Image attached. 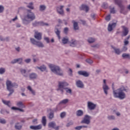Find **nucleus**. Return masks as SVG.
Here are the masks:
<instances>
[{
  "label": "nucleus",
  "instance_id": "nucleus-1",
  "mask_svg": "<svg viewBox=\"0 0 130 130\" xmlns=\"http://www.w3.org/2000/svg\"><path fill=\"white\" fill-rule=\"evenodd\" d=\"M128 90V89L122 86L119 88L116 89V92L114 91V97H115V98H118L120 100H123V99H125L126 97L125 93L123 91H125V92H127Z\"/></svg>",
  "mask_w": 130,
  "mask_h": 130
},
{
  "label": "nucleus",
  "instance_id": "nucleus-2",
  "mask_svg": "<svg viewBox=\"0 0 130 130\" xmlns=\"http://www.w3.org/2000/svg\"><path fill=\"white\" fill-rule=\"evenodd\" d=\"M6 85L7 87V89L9 92H10L9 94H8V96H10L12 94L15 92V90L13 88H18V84L16 83H12V81L11 80L7 79L6 80Z\"/></svg>",
  "mask_w": 130,
  "mask_h": 130
},
{
  "label": "nucleus",
  "instance_id": "nucleus-3",
  "mask_svg": "<svg viewBox=\"0 0 130 130\" xmlns=\"http://www.w3.org/2000/svg\"><path fill=\"white\" fill-rule=\"evenodd\" d=\"M67 86H69V83L67 82H59L57 91H60L62 93H63V90H65L67 93L72 94V89L66 88V87H67Z\"/></svg>",
  "mask_w": 130,
  "mask_h": 130
},
{
  "label": "nucleus",
  "instance_id": "nucleus-4",
  "mask_svg": "<svg viewBox=\"0 0 130 130\" xmlns=\"http://www.w3.org/2000/svg\"><path fill=\"white\" fill-rule=\"evenodd\" d=\"M51 72L52 73H54L55 75H57V76H63V72L61 69H60V68L59 67L53 65V64H50L49 66Z\"/></svg>",
  "mask_w": 130,
  "mask_h": 130
},
{
  "label": "nucleus",
  "instance_id": "nucleus-5",
  "mask_svg": "<svg viewBox=\"0 0 130 130\" xmlns=\"http://www.w3.org/2000/svg\"><path fill=\"white\" fill-rule=\"evenodd\" d=\"M26 15L25 17V19H27L30 21H34L35 19H36V16H35V14L31 11V10H26Z\"/></svg>",
  "mask_w": 130,
  "mask_h": 130
},
{
  "label": "nucleus",
  "instance_id": "nucleus-6",
  "mask_svg": "<svg viewBox=\"0 0 130 130\" xmlns=\"http://www.w3.org/2000/svg\"><path fill=\"white\" fill-rule=\"evenodd\" d=\"M115 5H117L118 6L119 8H120V13L121 14H123L124 15H126V13L127 12H124V9L125 8L124 7V6L122 5L121 4V0H114Z\"/></svg>",
  "mask_w": 130,
  "mask_h": 130
},
{
  "label": "nucleus",
  "instance_id": "nucleus-7",
  "mask_svg": "<svg viewBox=\"0 0 130 130\" xmlns=\"http://www.w3.org/2000/svg\"><path fill=\"white\" fill-rule=\"evenodd\" d=\"M91 119H92V117L89 116L88 115H85L81 121V123H84L85 124H90L91 123Z\"/></svg>",
  "mask_w": 130,
  "mask_h": 130
},
{
  "label": "nucleus",
  "instance_id": "nucleus-8",
  "mask_svg": "<svg viewBox=\"0 0 130 130\" xmlns=\"http://www.w3.org/2000/svg\"><path fill=\"white\" fill-rule=\"evenodd\" d=\"M30 41L32 44L36 45L38 47H41V48L44 47V45L42 42L37 41L35 39L32 38L30 39Z\"/></svg>",
  "mask_w": 130,
  "mask_h": 130
},
{
  "label": "nucleus",
  "instance_id": "nucleus-9",
  "mask_svg": "<svg viewBox=\"0 0 130 130\" xmlns=\"http://www.w3.org/2000/svg\"><path fill=\"white\" fill-rule=\"evenodd\" d=\"M33 27H38V26H48V23H44L43 21H35L32 23Z\"/></svg>",
  "mask_w": 130,
  "mask_h": 130
},
{
  "label": "nucleus",
  "instance_id": "nucleus-10",
  "mask_svg": "<svg viewBox=\"0 0 130 130\" xmlns=\"http://www.w3.org/2000/svg\"><path fill=\"white\" fill-rule=\"evenodd\" d=\"M48 127L51 128H54V129L55 130H59V126H56V123H55V122L52 121L48 123Z\"/></svg>",
  "mask_w": 130,
  "mask_h": 130
},
{
  "label": "nucleus",
  "instance_id": "nucleus-11",
  "mask_svg": "<svg viewBox=\"0 0 130 130\" xmlns=\"http://www.w3.org/2000/svg\"><path fill=\"white\" fill-rule=\"evenodd\" d=\"M63 8H64V6H60V7H57L56 8L57 13H58L59 15H61V16L64 15V11H63Z\"/></svg>",
  "mask_w": 130,
  "mask_h": 130
},
{
  "label": "nucleus",
  "instance_id": "nucleus-12",
  "mask_svg": "<svg viewBox=\"0 0 130 130\" xmlns=\"http://www.w3.org/2000/svg\"><path fill=\"white\" fill-rule=\"evenodd\" d=\"M79 9L80 11H85L86 13H88L90 10V8H89V6H87L86 5L82 4L79 7Z\"/></svg>",
  "mask_w": 130,
  "mask_h": 130
},
{
  "label": "nucleus",
  "instance_id": "nucleus-13",
  "mask_svg": "<svg viewBox=\"0 0 130 130\" xmlns=\"http://www.w3.org/2000/svg\"><path fill=\"white\" fill-rule=\"evenodd\" d=\"M78 74L79 75V76H83L85 78H88V77L90 76V74H89V73L87 72L86 71H79L78 72Z\"/></svg>",
  "mask_w": 130,
  "mask_h": 130
},
{
  "label": "nucleus",
  "instance_id": "nucleus-14",
  "mask_svg": "<svg viewBox=\"0 0 130 130\" xmlns=\"http://www.w3.org/2000/svg\"><path fill=\"white\" fill-rule=\"evenodd\" d=\"M87 107L89 110H94L96 108V104L91 102H88L87 103Z\"/></svg>",
  "mask_w": 130,
  "mask_h": 130
},
{
  "label": "nucleus",
  "instance_id": "nucleus-15",
  "mask_svg": "<svg viewBox=\"0 0 130 130\" xmlns=\"http://www.w3.org/2000/svg\"><path fill=\"white\" fill-rule=\"evenodd\" d=\"M76 85L77 88H80V89H83L85 87V85H84L83 82L80 80H77L76 82Z\"/></svg>",
  "mask_w": 130,
  "mask_h": 130
},
{
  "label": "nucleus",
  "instance_id": "nucleus-16",
  "mask_svg": "<svg viewBox=\"0 0 130 130\" xmlns=\"http://www.w3.org/2000/svg\"><path fill=\"white\" fill-rule=\"evenodd\" d=\"M35 38L37 40H41L42 39V34L36 31L35 33Z\"/></svg>",
  "mask_w": 130,
  "mask_h": 130
},
{
  "label": "nucleus",
  "instance_id": "nucleus-17",
  "mask_svg": "<svg viewBox=\"0 0 130 130\" xmlns=\"http://www.w3.org/2000/svg\"><path fill=\"white\" fill-rule=\"evenodd\" d=\"M48 111L50 112V113H49L48 118L49 119H52V118L54 117V113L53 112V110L51 109H49L48 110Z\"/></svg>",
  "mask_w": 130,
  "mask_h": 130
},
{
  "label": "nucleus",
  "instance_id": "nucleus-18",
  "mask_svg": "<svg viewBox=\"0 0 130 130\" xmlns=\"http://www.w3.org/2000/svg\"><path fill=\"white\" fill-rule=\"evenodd\" d=\"M103 89L105 94L107 95L108 94V90H109V87H108V85H107V84H103Z\"/></svg>",
  "mask_w": 130,
  "mask_h": 130
},
{
  "label": "nucleus",
  "instance_id": "nucleus-19",
  "mask_svg": "<svg viewBox=\"0 0 130 130\" xmlns=\"http://www.w3.org/2000/svg\"><path fill=\"white\" fill-rule=\"evenodd\" d=\"M116 26V23H113L112 24H109L108 27V30L109 32H111L112 30H113V28H114Z\"/></svg>",
  "mask_w": 130,
  "mask_h": 130
},
{
  "label": "nucleus",
  "instance_id": "nucleus-20",
  "mask_svg": "<svg viewBox=\"0 0 130 130\" xmlns=\"http://www.w3.org/2000/svg\"><path fill=\"white\" fill-rule=\"evenodd\" d=\"M38 77V75L35 73H31L29 75V78L30 80H35Z\"/></svg>",
  "mask_w": 130,
  "mask_h": 130
},
{
  "label": "nucleus",
  "instance_id": "nucleus-21",
  "mask_svg": "<svg viewBox=\"0 0 130 130\" xmlns=\"http://www.w3.org/2000/svg\"><path fill=\"white\" fill-rule=\"evenodd\" d=\"M20 72L21 74L25 78H27L28 75L27 73V71L25 69H20Z\"/></svg>",
  "mask_w": 130,
  "mask_h": 130
},
{
  "label": "nucleus",
  "instance_id": "nucleus-22",
  "mask_svg": "<svg viewBox=\"0 0 130 130\" xmlns=\"http://www.w3.org/2000/svg\"><path fill=\"white\" fill-rule=\"evenodd\" d=\"M123 28V36H126L128 34V28L125 26H122Z\"/></svg>",
  "mask_w": 130,
  "mask_h": 130
},
{
  "label": "nucleus",
  "instance_id": "nucleus-23",
  "mask_svg": "<svg viewBox=\"0 0 130 130\" xmlns=\"http://www.w3.org/2000/svg\"><path fill=\"white\" fill-rule=\"evenodd\" d=\"M54 32L56 35H57L58 39H60V30L56 27L54 29Z\"/></svg>",
  "mask_w": 130,
  "mask_h": 130
},
{
  "label": "nucleus",
  "instance_id": "nucleus-24",
  "mask_svg": "<svg viewBox=\"0 0 130 130\" xmlns=\"http://www.w3.org/2000/svg\"><path fill=\"white\" fill-rule=\"evenodd\" d=\"M30 129H34V130H38V129H41L42 128V126L41 125H38L37 126H34L31 125L30 126Z\"/></svg>",
  "mask_w": 130,
  "mask_h": 130
},
{
  "label": "nucleus",
  "instance_id": "nucleus-25",
  "mask_svg": "<svg viewBox=\"0 0 130 130\" xmlns=\"http://www.w3.org/2000/svg\"><path fill=\"white\" fill-rule=\"evenodd\" d=\"M72 23H73L74 30H79V24H78V22L75 21V20H73Z\"/></svg>",
  "mask_w": 130,
  "mask_h": 130
},
{
  "label": "nucleus",
  "instance_id": "nucleus-26",
  "mask_svg": "<svg viewBox=\"0 0 130 130\" xmlns=\"http://www.w3.org/2000/svg\"><path fill=\"white\" fill-rule=\"evenodd\" d=\"M77 44H78V41H77V40L74 39L71 40V42H70V46L75 47V46H77Z\"/></svg>",
  "mask_w": 130,
  "mask_h": 130
},
{
  "label": "nucleus",
  "instance_id": "nucleus-27",
  "mask_svg": "<svg viewBox=\"0 0 130 130\" xmlns=\"http://www.w3.org/2000/svg\"><path fill=\"white\" fill-rule=\"evenodd\" d=\"M3 103L5 104V105H7L8 107H11L12 106V103H11L10 101H6V100H2Z\"/></svg>",
  "mask_w": 130,
  "mask_h": 130
},
{
  "label": "nucleus",
  "instance_id": "nucleus-28",
  "mask_svg": "<svg viewBox=\"0 0 130 130\" xmlns=\"http://www.w3.org/2000/svg\"><path fill=\"white\" fill-rule=\"evenodd\" d=\"M112 48H113V49L115 51V53H116V54L119 55L121 53V51H120V49H119L118 48H115V47H113V46H112Z\"/></svg>",
  "mask_w": 130,
  "mask_h": 130
},
{
  "label": "nucleus",
  "instance_id": "nucleus-29",
  "mask_svg": "<svg viewBox=\"0 0 130 130\" xmlns=\"http://www.w3.org/2000/svg\"><path fill=\"white\" fill-rule=\"evenodd\" d=\"M15 128L16 129L20 130L21 128H22V125L21 124V123L20 122H17L15 124Z\"/></svg>",
  "mask_w": 130,
  "mask_h": 130
},
{
  "label": "nucleus",
  "instance_id": "nucleus-30",
  "mask_svg": "<svg viewBox=\"0 0 130 130\" xmlns=\"http://www.w3.org/2000/svg\"><path fill=\"white\" fill-rule=\"evenodd\" d=\"M17 106L18 107H19L20 108H25L26 107L24 105V104H23V102H18L16 104Z\"/></svg>",
  "mask_w": 130,
  "mask_h": 130
},
{
  "label": "nucleus",
  "instance_id": "nucleus-31",
  "mask_svg": "<svg viewBox=\"0 0 130 130\" xmlns=\"http://www.w3.org/2000/svg\"><path fill=\"white\" fill-rule=\"evenodd\" d=\"M77 116H83L84 115V112L82 110H78L76 112Z\"/></svg>",
  "mask_w": 130,
  "mask_h": 130
},
{
  "label": "nucleus",
  "instance_id": "nucleus-32",
  "mask_svg": "<svg viewBox=\"0 0 130 130\" xmlns=\"http://www.w3.org/2000/svg\"><path fill=\"white\" fill-rule=\"evenodd\" d=\"M69 42V38L68 37H64L62 39V43L63 44H67Z\"/></svg>",
  "mask_w": 130,
  "mask_h": 130
},
{
  "label": "nucleus",
  "instance_id": "nucleus-33",
  "mask_svg": "<svg viewBox=\"0 0 130 130\" xmlns=\"http://www.w3.org/2000/svg\"><path fill=\"white\" fill-rule=\"evenodd\" d=\"M32 2H30L26 6L27 8L30 9V10H34V6Z\"/></svg>",
  "mask_w": 130,
  "mask_h": 130
},
{
  "label": "nucleus",
  "instance_id": "nucleus-34",
  "mask_svg": "<svg viewBox=\"0 0 130 130\" xmlns=\"http://www.w3.org/2000/svg\"><path fill=\"white\" fill-rule=\"evenodd\" d=\"M38 69L39 70H40L41 72H44L45 71H46V67H45V66H42L40 67H38Z\"/></svg>",
  "mask_w": 130,
  "mask_h": 130
},
{
  "label": "nucleus",
  "instance_id": "nucleus-35",
  "mask_svg": "<svg viewBox=\"0 0 130 130\" xmlns=\"http://www.w3.org/2000/svg\"><path fill=\"white\" fill-rule=\"evenodd\" d=\"M42 122L44 126H45V125H46V117L43 116L42 117Z\"/></svg>",
  "mask_w": 130,
  "mask_h": 130
},
{
  "label": "nucleus",
  "instance_id": "nucleus-36",
  "mask_svg": "<svg viewBox=\"0 0 130 130\" xmlns=\"http://www.w3.org/2000/svg\"><path fill=\"white\" fill-rule=\"evenodd\" d=\"M69 102V99H66L64 100H62L61 102H60V104H67Z\"/></svg>",
  "mask_w": 130,
  "mask_h": 130
},
{
  "label": "nucleus",
  "instance_id": "nucleus-37",
  "mask_svg": "<svg viewBox=\"0 0 130 130\" xmlns=\"http://www.w3.org/2000/svg\"><path fill=\"white\" fill-rule=\"evenodd\" d=\"M122 57L123 58H130V55H129V54L127 53H123L122 55Z\"/></svg>",
  "mask_w": 130,
  "mask_h": 130
},
{
  "label": "nucleus",
  "instance_id": "nucleus-38",
  "mask_svg": "<svg viewBox=\"0 0 130 130\" xmlns=\"http://www.w3.org/2000/svg\"><path fill=\"white\" fill-rule=\"evenodd\" d=\"M19 60H22V59H15L11 61V63H12V64H15V63H17Z\"/></svg>",
  "mask_w": 130,
  "mask_h": 130
},
{
  "label": "nucleus",
  "instance_id": "nucleus-39",
  "mask_svg": "<svg viewBox=\"0 0 130 130\" xmlns=\"http://www.w3.org/2000/svg\"><path fill=\"white\" fill-rule=\"evenodd\" d=\"M23 24H24V25H28L29 23H30V21L28 20H26V18H24L22 20Z\"/></svg>",
  "mask_w": 130,
  "mask_h": 130
},
{
  "label": "nucleus",
  "instance_id": "nucleus-40",
  "mask_svg": "<svg viewBox=\"0 0 130 130\" xmlns=\"http://www.w3.org/2000/svg\"><path fill=\"white\" fill-rule=\"evenodd\" d=\"M46 9V6L45 5H40V11H45V9Z\"/></svg>",
  "mask_w": 130,
  "mask_h": 130
},
{
  "label": "nucleus",
  "instance_id": "nucleus-41",
  "mask_svg": "<svg viewBox=\"0 0 130 130\" xmlns=\"http://www.w3.org/2000/svg\"><path fill=\"white\" fill-rule=\"evenodd\" d=\"M0 123H2V124H6V123H7V120L4 118L2 119L0 118Z\"/></svg>",
  "mask_w": 130,
  "mask_h": 130
},
{
  "label": "nucleus",
  "instance_id": "nucleus-42",
  "mask_svg": "<svg viewBox=\"0 0 130 130\" xmlns=\"http://www.w3.org/2000/svg\"><path fill=\"white\" fill-rule=\"evenodd\" d=\"M88 42H89V43H93V42H95V39L90 38L88 39Z\"/></svg>",
  "mask_w": 130,
  "mask_h": 130
},
{
  "label": "nucleus",
  "instance_id": "nucleus-43",
  "mask_svg": "<svg viewBox=\"0 0 130 130\" xmlns=\"http://www.w3.org/2000/svg\"><path fill=\"white\" fill-rule=\"evenodd\" d=\"M108 119L109 120H114V119H115V117L113 115L109 116H108Z\"/></svg>",
  "mask_w": 130,
  "mask_h": 130
},
{
  "label": "nucleus",
  "instance_id": "nucleus-44",
  "mask_svg": "<svg viewBox=\"0 0 130 130\" xmlns=\"http://www.w3.org/2000/svg\"><path fill=\"white\" fill-rule=\"evenodd\" d=\"M6 72V69L5 68H0V75H3V74H5Z\"/></svg>",
  "mask_w": 130,
  "mask_h": 130
},
{
  "label": "nucleus",
  "instance_id": "nucleus-45",
  "mask_svg": "<svg viewBox=\"0 0 130 130\" xmlns=\"http://www.w3.org/2000/svg\"><path fill=\"white\" fill-rule=\"evenodd\" d=\"M102 8H103V9H107V8L108 7V5L107 4V3H103L102 6Z\"/></svg>",
  "mask_w": 130,
  "mask_h": 130
},
{
  "label": "nucleus",
  "instance_id": "nucleus-46",
  "mask_svg": "<svg viewBox=\"0 0 130 130\" xmlns=\"http://www.w3.org/2000/svg\"><path fill=\"white\" fill-rule=\"evenodd\" d=\"M74 124V122L73 121H71L69 123H68L66 125V126L67 127H69V126H71V125H73Z\"/></svg>",
  "mask_w": 130,
  "mask_h": 130
},
{
  "label": "nucleus",
  "instance_id": "nucleus-47",
  "mask_svg": "<svg viewBox=\"0 0 130 130\" xmlns=\"http://www.w3.org/2000/svg\"><path fill=\"white\" fill-rule=\"evenodd\" d=\"M5 10V7L4 6L0 5V13H3Z\"/></svg>",
  "mask_w": 130,
  "mask_h": 130
},
{
  "label": "nucleus",
  "instance_id": "nucleus-48",
  "mask_svg": "<svg viewBox=\"0 0 130 130\" xmlns=\"http://www.w3.org/2000/svg\"><path fill=\"white\" fill-rule=\"evenodd\" d=\"M17 59H21V60H19L17 62L19 64H23V58H17Z\"/></svg>",
  "mask_w": 130,
  "mask_h": 130
},
{
  "label": "nucleus",
  "instance_id": "nucleus-49",
  "mask_svg": "<svg viewBox=\"0 0 130 130\" xmlns=\"http://www.w3.org/2000/svg\"><path fill=\"white\" fill-rule=\"evenodd\" d=\"M86 62H87V63H89V64H91L93 63V60L90 59H86Z\"/></svg>",
  "mask_w": 130,
  "mask_h": 130
},
{
  "label": "nucleus",
  "instance_id": "nucleus-50",
  "mask_svg": "<svg viewBox=\"0 0 130 130\" xmlns=\"http://www.w3.org/2000/svg\"><path fill=\"white\" fill-rule=\"evenodd\" d=\"M61 118H63L66 116V112H63L61 113L60 115Z\"/></svg>",
  "mask_w": 130,
  "mask_h": 130
},
{
  "label": "nucleus",
  "instance_id": "nucleus-51",
  "mask_svg": "<svg viewBox=\"0 0 130 130\" xmlns=\"http://www.w3.org/2000/svg\"><path fill=\"white\" fill-rule=\"evenodd\" d=\"M111 14H115V10H114V7L110 9Z\"/></svg>",
  "mask_w": 130,
  "mask_h": 130
},
{
  "label": "nucleus",
  "instance_id": "nucleus-52",
  "mask_svg": "<svg viewBox=\"0 0 130 130\" xmlns=\"http://www.w3.org/2000/svg\"><path fill=\"white\" fill-rule=\"evenodd\" d=\"M112 88L113 89V94H114V91L115 92H116V90H115V88H114V83H113L112 84Z\"/></svg>",
  "mask_w": 130,
  "mask_h": 130
},
{
  "label": "nucleus",
  "instance_id": "nucleus-53",
  "mask_svg": "<svg viewBox=\"0 0 130 130\" xmlns=\"http://www.w3.org/2000/svg\"><path fill=\"white\" fill-rule=\"evenodd\" d=\"M111 16L110 15H108L106 18L105 20H107L108 22L110 21Z\"/></svg>",
  "mask_w": 130,
  "mask_h": 130
},
{
  "label": "nucleus",
  "instance_id": "nucleus-54",
  "mask_svg": "<svg viewBox=\"0 0 130 130\" xmlns=\"http://www.w3.org/2000/svg\"><path fill=\"white\" fill-rule=\"evenodd\" d=\"M128 43H129V42L128 41H127L126 40H124V45L125 46H126V45H128Z\"/></svg>",
  "mask_w": 130,
  "mask_h": 130
},
{
  "label": "nucleus",
  "instance_id": "nucleus-55",
  "mask_svg": "<svg viewBox=\"0 0 130 130\" xmlns=\"http://www.w3.org/2000/svg\"><path fill=\"white\" fill-rule=\"evenodd\" d=\"M38 120V119H34L32 120V123H34V124H37V123H38V122H37Z\"/></svg>",
  "mask_w": 130,
  "mask_h": 130
},
{
  "label": "nucleus",
  "instance_id": "nucleus-56",
  "mask_svg": "<svg viewBox=\"0 0 130 130\" xmlns=\"http://www.w3.org/2000/svg\"><path fill=\"white\" fill-rule=\"evenodd\" d=\"M68 32H69V28L68 27H65L64 28V33L65 34H68Z\"/></svg>",
  "mask_w": 130,
  "mask_h": 130
},
{
  "label": "nucleus",
  "instance_id": "nucleus-57",
  "mask_svg": "<svg viewBox=\"0 0 130 130\" xmlns=\"http://www.w3.org/2000/svg\"><path fill=\"white\" fill-rule=\"evenodd\" d=\"M24 61L25 62H26V63H29L31 61V59L30 58L26 59L24 60Z\"/></svg>",
  "mask_w": 130,
  "mask_h": 130
},
{
  "label": "nucleus",
  "instance_id": "nucleus-58",
  "mask_svg": "<svg viewBox=\"0 0 130 130\" xmlns=\"http://www.w3.org/2000/svg\"><path fill=\"white\" fill-rule=\"evenodd\" d=\"M44 39L45 40V41H46L47 43H49L50 41L49 38L48 37H45Z\"/></svg>",
  "mask_w": 130,
  "mask_h": 130
},
{
  "label": "nucleus",
  "instance_id": "nucleus-59",
  "mask_svg": "<svg viewBox=\"0 0 130 130\" xmlns=\"http://www.w3.org/2000/svg\"><path fill=\"white\" fill-rule=\"evenodd\" d=\"M75 129L76 130H81L82 129V126H77L75 127Z\"/></svg>",
  "mask_w": 130,
  "mask_h": 130
},
{
  "label": "nucleus",
  "instance_id": "nucleus-60",
  "mask_svg": "<svg viewBox=\"0 0 130 130\" xmlns=\"http://www.w3.org/2000/svg\"><path fill=\"white\" fill-rule=\"evenodd\" d=\"M69 72H70V73H69V76H70L71 77H73V70H72V69H69Z\"/></svg>",
  "mask_w": 130,
  "mask_h": 130
},
{
  "label": "nucleus",
  "instance_id": "nucleus-61",
  "mask_svg": "<svg viewBox=\"0 0 130 130\" xmlns=\"http://www.w3.org/2000/svg\"><path fill=\"white\" fill-rule=\"evenodd\" d=\"M4 40H5V41H7V42H9V41H10V37H7L5 39H4Z\"/></svg>",
  "mask_w": 130,
  "mask_h": 130
},
{
  "label": "nucleus",
  "instance_id": "nucleus-62",
  "mask_svg": "<svg viewBox=\"0 0 130 130\" xmlns=\"http://www.w3.org/2000/svg\"><path fill=\"white\" fill-rule=\"evenodd\" d=\"M80 22H81L83 25H86V21L83 20H80Z\"/></svg>",
  "mask_w": 130,
  "mask_h": 130
},
{
  "label": "nucleus",
  "instance_id": "nucleus-63",
  "mask_svg": "<svg viewBox=\"0 0 130 130\" xmlns=\"http://www.w3.org/2000/svg\"><path fill=\"white\" fill-rule=\"evenodd\" d=\"M18 108L15 107H11V109H12V110H18Z\"/></svg>",
  "mask_w": 130,
  "mask_h": 130
},
{
  "label": "nucleus",
  "instance_id": "nucleus-64",
  "mask_svg": "<svg viewBox=\"0 0 130 130\" xmlns=\"http://www.w3.org/2000/svg\"><path fill=\"white\" fill-rule=\"evenodd\" d=\"M0 40L1 41H5V39L3 38V36H0Z\"/></svg>",
  "mask_w": 130,
  "mask_h": 130
}]
</instances>
